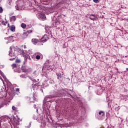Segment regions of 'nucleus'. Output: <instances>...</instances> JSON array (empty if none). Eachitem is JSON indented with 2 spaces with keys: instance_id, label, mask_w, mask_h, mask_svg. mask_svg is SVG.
Returning a JSON list of instances; mask_svg holds the SVG:
<instances>
[{
  "instance_id": "f257e3e1",
  "label": "nucleus",
  "mask_w": 128,
  "mask_h": 128,
  "mask_svg": "<svg viewBox=\"0 0 128 128\" xmlns=\"http://www.w3.org/2000/svg\"><path fill=\"white\" fill-rule=\"evenodd\" d=\"M12 98H14V96H12V94L10 92L7 93V94H6V100L8 102H10V100H12Z\"/></svg>"
},
{
  "instance_id": "f03ea898",
  "label": "nucleus",
  "mask_w": 128,
  "mask_h": 128,
  "mask_svg": "<svg viewBox=\"0 0 128 128\" xmlns=\"http://www.w3.org/2000/svg\"><path fill=\"white\" fill-rule=\"evenodd\" d=\"M99 117L98 119L99 120H102L104 118V112L102 111H100L98 113Z\"/></svg>"
},
{
  "instance_id": "7ed1b4c3",
  "label": "nucleus",
  "mask_w": 128,
  "mask_h": 128,
  "mask_svg": "<svg viewBox=\"0 0 128 128\" xmlns=\"http://www.w3.org/2000/svg\"><path fill=\"white\" fill-rule=\"evenodd\" d=\"M90 20H98V16L96 15L90 14Z\"/></svg>"
},
{
  "instance_id": "20e7f679",
  "label": "nucleus",
  "mask_w": 128,
  "mask_h": 128,
  "mask_svg": "<svg viewBox=\"0 0 128 128\" xmlns=\"http://www.w3.org/2000/svg\"><path fill=\"white\" fill-rule=\"evenodd\" d=\"M28 35L27 33H26V32H24L22 33V34H21V38L22 40H24V38H28Z\"/></svg>"
},
{
  "instance_id": "39448f33",
  "label": "nucleus",
  "mask_w": 128,
  "mask_h": 128,
  "mask_svg": "<svg viewBox=\"0 0 128 128\" xmlns=\"http://www.w3.org/2000/svg\"><path fill=\"white\" fill-rule=\"evenodd\" d=\"M6 92H2V96H0L1 98H6Z\"/></svg>"
},
{
  "instance_id": "423d86ee",
  "label": "nucleus",
  "mask_w": 128,
  "mask_h": 128,
  "mask_svg": "<svg viewBox=\"0 0 128 128\" xmlns=\"http://www.w3.org/2000/svg\"><path fill=\"white\" fill-rule=\"evenodd\" d=\"M58 96H60L57 94H55L54 95H50L48 96L49 98H58Z\"/></svg>"
},
{
  "instance_id": "0eeeda50",
  "label": "nucleus",
  "mask_w": 128,
  "mask_h": 128,
  "mask_svg": "<svg viewBox=\"0 0 128 128\" xmlns=\"http://www.w3.org/2000/svg\"><path fill=\"white\" fill-rule=\"evenodd\" d=\"M10 50L9 52V56H14V54L12 52V47H10Z\"/></svg>"
},
{
  "instance_id": "6e6552de",
  "label": "nucleus",
  "mask_w": 128,
  "mask_h": 128,
  "mask_svg": "<svg viewBox=\"0 0 128 128\" xmlns=\"http://www.w3.org/2000/svg\"><path fill=\"white\" fill-rule=\"evenodd\" d=\"M10 30L11 32H15L16 31V26H14L12 25L11 27H10Z\"/></svg>"
},
{
  "instance_id": "1a4fd4ad",
  "label": "nucleus",
  "mask_w": 128,
  "mask_h": 128,
  "mask_svg": "<svg viewBox=\"0 0 128 128\" xmlns=\"http://www.w3.org/2000/svg\"><path fill=\"white\" fill-rule=\"evenodd\" d=\"M46 36H44V37L42 38V42H48V39L46 38Z\"/></svg>"
},
{
  "instance_id": "9d476101",
  "label": "nucleus",
  "mask_w": 128,
  "mask_h": 128,
  "mask_svg": "<svg viewBox=\"0 0 128 128\" xmlns=\"http://www.w3.org/2000/svg\"><path fill=\"white\" fill-rule=\"evenodd\" d=\"M32 42L34 44H36L38 42V40L35 38V39H32Z\"/></svg>"
},
{
  "instance_id": "9b49d317",
  "label": "nucleus",
  "mask_w": 128,
  "mask_h": 128,
  "mask_svg": "<svg viewBox=\"0 0 128 128\" xmlns=\"http://www.w3.org/2000/svg\"><path fill=\"white\" fill-rule=\"evenodd\" d=\"M21 28H22L24 30H25V28H26V24L24 23H22L21 24Z\"/></svg>"
},
{
  "instance_id": "f8f14e48",
  "label": "nucleus",
  "mask_w": 128,
  "mask_h": 128,
  "mask_svg": "<svg viewBox=\"0 0 128 128\" xmlns=\"http://www.w3.org/2000/svg\"><path fill=\"white\" fill-rule=\"evenodd\" d=\"M33 30H28L26 32V34H27L28 36V34H32V32Z\"/></svg>"
},
{
  "instance_id": "ddd939ff",
  "label": "nucleus",
  "mask_w": 128,
  "mask_h": 128,
  "mask_svg": "<svg viewBox=\"0 0 128 128\" xmlns=\"http://www.w3.org/2000/svg\"><path fill=\"white\" fill-rule=\"evenodd\" d=\"M12 22L16 21V16H12L10 18Z\"/></svg>"
},
{
  "instance_id": "4468645a",
  "label": "nucleus",
  "mask_w": 128,
  "mask_h": 128,
  "mask_svg": "<svg viewBox=\"0 0 128 128\" xmlns=\"http://www.w3.org/2000/svg\"><path fill=\"white\" fill-rule=\"evenodd\" d=\"M20 60L18 59V58H16V60H15V62H16V64H20Z\"/></svg>"
},
{
  "instance_id": "2eb2a0df",
  "label": "nucleus",
  "mask_w": 128,
  "mask_h": 128,
  "mask_svg": "<svg viewBox=\"0 0 128 128\" xmlns=\"http://www.w3.org/2000/svg\"><path fill=\"white\" fill-rule=\"evenodd\" d=\"M56 76H58V78H62V74L56 73Z\"/></svg>"
},
{
  "instance_id": "dca6fc26",
  "label": "nucleus",
  "mask_w": 128,
  "mask_h": 128,
  "mask_svg": "<svg viewBox=\"0 0 128 128\" xmlns=\"http://www.w3.org/2000/svg\"><path fill=\"white\" fill-rule=\"evenodd\" d=\"M12 68H18V66L16 65V64H13L12 65Z\"/></svg>"
},
{
  "instance_id": "f3484780",
  "label": "nucleus",
  "mask_w": 128,
  "mask_h": 128,
  "mask_svg": "<svg viewBox=\"0 0 128 128\" xmlns=\"http://www.w3.org/2000/svg\"><path fill=\"white\" fill-rule=\"evenodd\" d=\"M12 110H18V108H16V107L14 106H12Z\"/></svg>"
},
{
  "instance_id": "a211bd4d",
  "label": "nucleus",
  "mask_w": 128,
  "mask_h": 128,
  "mask_svg": "<svg viewBox=\"0 0 128 128\" xmlns=\"http://www.w3.org/2000/svg\"><path fill=\"white\" fill-rule=\"evenodd\" d=\"M36 60H40V55H37L36 56Z\"/></svg>"
},
{
  "instance_id": "6ab92c4d",
  "label": "nucleus",
  "mask_w": 128,
  "mask_h": 128,
  "mask_svg": "<svg viewBox=\"0 0 128 128\" xmlns=\"http://www.w3.org/2000/svg\"><path fill=\"white\" fill-rule=\"evenodd\" d=\"M16 10H20V7H18V5H16Z\"/></svg>"
},
{
  "instance_id": "aec40b11",
  "label": "nucleus",
  "mask_w": 128,
  "mask_h": 128,
  "mask_svg": "<svg viewBox=\"0 0 128 128\" xmlns=\"http://www.w3.org/2000/svg\"><path fill=\"white\" fill-rule=\"evenodd\" d=\"M2 8L0 6V14H2Z\"/></svg>"
},
{
  "instance_id": "412c9836",
  "label": "nucleus",
  "mask_w": 128,
  "mask_h": 128,
  "mask_svg": "<svg viewBox=\"0 0 128 128\" xmlns=\"http://www.w3.org/2000/svg\"><path fill=\"white\" fill-rule=\"evenodd\" d=\"M93 2H96V4L98 2L99 0H93Z\"/></svg>"
},
{
  "instance_id": "4be33fe9",
  "label": "nucleus",
  "mask_w": 128,
  "mask_h": 128,
  "mask_svg": "<svg viewBox=\"0 0 128 128\" xmlns=\"http://www.w3.org/2000/svg\"><path fill=\"white\" fill-rule=\"evenodd\" d=\"M43 18H44V20H46V15H45V14H44V15H43Z\"/></svg>"
},
{
  "instance_id": "5701e85b",
  "label": "nucleus",
  "mask_w": 128,
  "mask_h": 128,
  "mask_svg": "<svg viewBox=\"0 0 128 128\" xmlns=\"http://www.w3.org/2000/svg\"><path fill=\"white\" fill-rule=\"evenodd\" d=\"M16 92H20V88H16Z\"/></svg>"
},
{
  "instance_id": "b1692460",
  "label": "nucleus",
  "mask_w": 128,
  "mask_h": 128,
  "mask_svg": "<svg viewBox=\"0 0 128 128\" xmlns=\"http://www.w3.org/2000/svg\"><path fill=\"white\" fill-rule=\"evenodd\" d=\"M12 2V0H8V2H9V4H10V2Z\"/></svg>"
},
{
  "instance_id": "393cba45",
  "label": "nucleus",
  "mask_w": 128,
  "mask_h": 128,
  "mask_svg": "<svg viewBox=\"0 0 128 128\" xmlns=\"http://www.w3.org/2000/svg\"><path fill=\"white\" fill-rule=\"evenodd\" d=\"M24 48H26V46L24 45Z\"/></svg>"
},
{
  "instance_id": "a878e982",
  "label": "nucleus",
  "mask_w": 128,
  "mask_h": 128,
  "mask_svg": "<svg viewBox=\"0 0 128 128\" xmlns=\"http://www.w3.org/2000/svg\"><path fill=\"white\" fill-rule=\"evenodd\" d=\"M2 90V87H0V92H2V90Z\"/></svg>"
},
{
  "instance_id": "bb28decb",
  "label": "nucleus",
  "mask_w": 128,
  "mask_h": 128,
  "mask_svg": "<svg viewBox=\"0 0 128 128\" xmlns=\"http://www.w3.org/2000/svg\"><path fill=\"white\" fill-rule=\"evenodd\" d=\"M31 126V124H30V126Z\"/></svg>"
},
{
  "instance_id": "cd10ccee",
  "label": "nucleus",
  "mask_w": 128,
  "mask_h": 128,
  "mask_svg": "<svg viewBox=\"0 0 128 128\" xmlns=\"http://www.w3.org/2000/svg\"><path fill=\"white\" fill-rule=\"evenodd\" d=\"M22 54H24V50H22Z\"/></svg>"
},
{
  "instance_id": "c85d7f7f",
  "label": "nucleus",
  "mask_w": 128,
  "mask_h": 128,
  "mask_svg": "<svg viewBox=\"0 0 128 128\" xmlns=\"http://www.w3.org/2000/svg\"><path fill=\"white\" fill-rule=\"evenodd\" d=\"M35 86H38V84H36Z\"/></svg>"
},
{
  "instance_id": "c756f323",
  "label": "nucleus",
  "mask_w": 128,
  "mask_h": 128,
  "mask_svg": "<svg viewBox=\"0 0 128 128\" xmlns=\"http://www.w3.org/2000/svg\"><path fill=\"white\" fill-rule=\"evenodd\" d=\"M127 70H128V68H126Z\"/></svg>"
},
{
  "instance_id": "7c9ffc66",
  "label": "nucleus",
  "mask_w": 128,
  "mask_h": 128,
  "mask_svg": "<svg viewBox=\"0 0 128 128\" xmlns=\"http://www.w3.org/2000/svg\"><path fill=\"white\" fill-rule=\"evenodd\" d=\"M8 26H10V24H8Z\"/></svg>"
},
{
  "instance_id": "2f4dec72",
  "label": "nucleus",
  "mask_w": 128,
  "mask_h": 128,
  "mask_svg": "<svg viewBox=\"0 0 128 128\" xmlns=\"http://www.w3.org/2000/svg\"><path fill=\"white\" fill-rule=\"evenodd\" d=\"M29 58H30V56H29Z\"/></svg>"
}]
</instances>
